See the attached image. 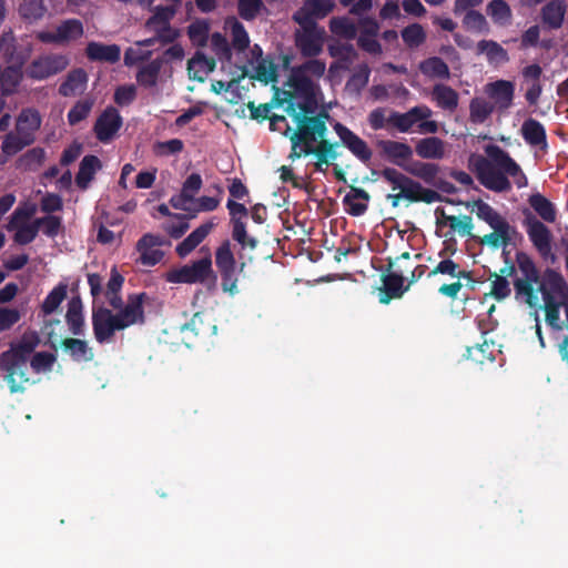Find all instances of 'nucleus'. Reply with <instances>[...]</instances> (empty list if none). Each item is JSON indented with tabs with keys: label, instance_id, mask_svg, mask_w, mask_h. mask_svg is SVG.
<instances>
[{
	"label": "nucleus",
	"instance_id": "obj_46",
	"mask_svg": "<svg viewBox=\"0 0 568 568\" xmlns=\"http://www.w3.org/2000/svg\"><path fill=\"white\" fill-rule=\"evenodd\" d=\"M61 44L77 40L83 36V24L78 19H67L57 27Z\"/></svg>",
	"mask_w": 568,
	"mask_h": 568
},
{
	"label": "nucleus",
	"instance_id": "obj_8",
	"mask_svg": "<svg viewBox=\"0 0 568 568\" xmlns=\"http://www.w3.org/2000/svg\"><path fill=\"white\" fill-rule=\"evenodd\" d=\"M213 275L211 254L206 253L205 256L191 264L183 265L180 268H174L166 273V281L170 283H204Z\"/></svg>",
	"mask_w": 568,
	"mask_h": 568
},
{
	"label": "nucleus",
	"instance_id": "obj_11",
	"mask_svg": "<svg viewBox=\"0 0 568 568\" xmlns=\"http://www.w3.org/2000/svg\"><path fill=\"white\" fill-rule=\"evenodd\" d=\"M538 291L542 300H552L555 302L568 303V283L561 273L554 268H546L542 273Z\"/></svg>",
	"mask_w": 568,
	"mask_h": 568
},
{
	"label": "nucleus",
	"instance_id": "obj_58",
	"mask_svg": "<svg viewBox=\"0 0 568 568\" xmlns=\"http://www.w3.org/2000/svg\"><path fill=\"white\" fill-rule=\"evenodd\" d=\"M489 280H491L490 295L495 300L503 301L510 295V284L506 277L493 272L489 275Z\"/></svg>",
	"mask_w": 568,
	"mask_h": 568
},
{
	"label": "nucleus",
	"instance_id": "obj_41",
	"mask_svg": "<svg viewBox=\"0 0 568 568\" xmlns=\"http://www.w3.org/2000/svg\"><path fill=\"white\" fill-rule=\"evenodd\" d=\"M371 72V68L367 63L358 64L346 81L345 90L351 94L359 95L363 89L368 84Z\"/></svg>",
	"mask_w": 568,
	"mask_h": 568
},
{
	"label": "nucleus",
	"instance_id": "obj_27",
	"mask_svg": "<svg viewBox=\"0 0 568 568\" xmlns=\"http://www.w3.org/2000/svg\"><path fill=\"white\" fill-rule=\"evenodd\" d=\"M520 133L523 139L530 146H547V134L545 126L536 119L529 118L521 124Z\"/></svg>",
	"mask_w": 568,
	"mask_h": 568
},
{
	"label": "nucleus",
	"instance_id": "obj_1",
	"mask_svg": "<svg viewBox=\"0 0 568 568\" xmlns=\"http://www.w3.org/2000/svg\"><path fill=\"white\" fill-rule=\"evenodd\" d=\"M298 108L300 112H295L292 103L287 108V113L293 116L296 125L295 129L287 126V131L292 132L290 135V160L295 161L314 155L316 158L315 170L324 172V166H328L339 158L338 148L343 145L362 163L368 164L371 162L373 151L367 142L349 128L336 122L333 128L339 138V142H332L327 139L329 113L325 110L314 113L313 108L307 102L300 104Z\"/></svg>",
	"mask_w": 568,
	"mask_h": 568
},
{
	"label": "nucleus",
	"instance_id": "obj_49",
	"mask_svg": "<svg viewBox=\"0 0 568 568\" xmlns=\"http://www.w3.org/2000/svg\"><path fill=\"white\" fill-rule=\"evenodd\" d=\"M254 70L255 73L251 78L264 84L277 81V65L270 58L257 61Z\"/></svg>",
	"mask_w": 568,
	"mask_h": 568
},
{
	"label": "nucleus",
	"instance_id": "obj_14",
	"mask_svg": "<svg viewBox=\"0 0 568 568\" xmlns=\"http://www.w3.org/2000/svg\"><path fill=\"white\" fill-rule=\"evenodd\" d=\"M377 148L384 160L406 172V168L410 165L408 162L413 159L414 154L410 145L394 140H379L377 141Z\"/></svg>",
	"mask_w": 568,
	"mask_h": 568
},
{
	"label": "nucleus",
	"instance_id": "obj_16",
	"mask_svg": "<svg viewBox=\"0 0 568 568\" xmlns=\"http://www.w3.org/2000/svg\"><path fill=\"white\" fill-rule=\"evenodd\" d=\"M432 110L427 105H417L405 113L392 111L387 118V123L396 128L399 132L406 133L419 121L430 118Z\"/></svg>",
	"mask_w": 568,
	"mask_h": 568
},
{
	"label": "nucleus",
	"instance_id": "obj_40",
	"mask_svg": "<svg viewBox=\"0 0 568 568\" xmlns=\"http://www.w3.org/2000/svg\"><path fill=\"white\" fill-rule=\"evenodd\" d=\"M419 71L432 79H449L450 71L447 63L439 57H430L419 63Z\"/></svg>",
	"mask_w": 568,
	"mask_h": 568
},
{
	"label": "nucleus",
	"instance_id": "obj_4",
	"mask_svg": "<svg viewBox=\"0 0 568 568\" xmlns=\"http://www.w3.org/2000/svg\"><path fill=\"white\" fill-rule=\"evenodd\" d=\"M473 211L479 220L493 229L491 233L479 240L480 244H486L493 248L506 247L510 244L513 236L517 234V230L499 212L480 199L473 202Z\"/></svg>",
	"mask_w": 568,
	"mask_h": 568
},
{
	"label": "nucleus",
	"instance_id": "obj_32",
	"mask_svg": "<svg viewBox=\"0 0 568 568\" xmlns=\"http://www.w3.org/2000/svg\"><path fill=\"white\" fill-rule=\"evenodd\" d=\"M164 60L162 58H156L149 63L141 65L135 74L138 84L145 89L154 88L158 84Z\"/></svg>",
	"mask_w": 568,
	"mask_h": 568
},
{
	"label": "nucleus",
	"instance_id": "obj_25",
	"mask_svg": "<svg viewBox=\"0 0 568 568\" xmlns=\"http://www.w3.org/2000/svg\"><path fill=\"white\" fill-rule=\"evenodd\" d=\"M214 224L206 222L201 224L192 231L181 243L175 247V252L180 257L187 256L194 248H196L205 237L211 233Z\"/></svg>",
	"mask_w": 568,
	"mask_h": 568
},
{
	"label": "nucleus",
	"instance_id": "obj_3",
	"mask_svg": "<svg viewBox=\"0 0 568 568\" xmlns=\"http://www.w3.org/2000/svg\"><path fill=\"white\" fill-rule=\"evenodd\" d=\"M146 298V293L130 294L124 308L116 313L102 305L93 306L92 328L95 341L99 344L111 343L116 332L135 324H144L143 303Z\"/></svg>",
	"mask_w": 568,
	"mask_h": 568
},
{
	"label": "nucleus",
	"instance_id": "obj_29",
	"mask_svg": "<svg viewBox=\"0 0 568 568\" xmlns=\"http://www.w3.org/2000/svg\"><path fill=\"white\" fill-rule=\"evenodd\" d=\"M432 98L438 108L449 112H454L459 102L458 92L452 87L443 83H437L433 87Z\"/></svg>",
	"mask_w": 568,
	"mask_h": 568
},
{
	"label": "nucleus",
	"instance_id": "obj_50",
	"mask_svg": "<svg viewBox=\"0 0 568 568\" xmlns=\"http://www.w3.org/2000/svg\"><path fill=\"white\" fill-rule=\"evenodd\" d=\"M329 30L332 33L353 40L357 34L356 26L346 17H334L329 21Z\"/></svg>",
	"mask_w": 568,
	"mask_h": 568
},
{
	"label": "nucleus",
	"instance_id": "obj_60",
	"mask_svg": "<svg viewBox=\"0 0 568 568\" xmlns=\"http://www.w3.org/2000/svg\"><path fill=\"white\" fill-rule=\"evenodd\" d=\"M36 222L39 229L42 227L43 234L49 237H55L62 227V219L53 214L38 217Z\"/></svg>",
	"mask_w": 568,
	"mask_h": 568
},
{
	"label": "nucleus",
	"instance_id": "obj_62",
	"mask_svg": "<svg viewBox=\"0 0 568 568\" xmlns=\"http://www.w3.org/2000/svg\"><path fill=\"white\" fill-rule=\"evenodd\" d=\"M232 47L239 52H244L250 47L248 33L244 26L235 21L231 28Z\"/></svg>",
	"mask_w": 568,
	"mask_h": 568
},
{
	"label": "nucleus",
	"instance_id": "obj_35",
	"mask_svg": "<svg viewBox=\"0 0 568 568\" xmlns=\"http://www.w3.org/2000/svg\"><path fill=\"white\" fill-rule=\"evenodd\" d=\"M477 53L485 54L488 63L499 65L509 61V55L498 42L494 40H480L477 43Z\"/></svg>",
	"mask_w": 568,
	"mask_h": 568
},
{
	"label": "nucleus",
	"instance_id": "obj_54",
	"mask_svg": "<svg viewBox=\"0 0 568 568\" xmlns=\"http://www.w3.org/2000/svg\"><path fill=\"white\" fill-rule=\"evenodd\" d=\"M37 345H38L37 337H34L32 339L23 338L18 344L11 345V347L8 351H4L3 353L8 354L9 357H11L16 361L18 359L23 363V358L30 359V356L33 353Z\"/></svg>",
	"mask_w": 568,
	"mask_h": 568
},
{
	"label": "nucleus",
	"instance_id": "obj_38",
	"mask_svg": "<svg viewBox=\"0 0 568 568\" xmlns=\"http://www.w3.org/2000/svg\"><path fill=\"white\" fill-rule=\"evenodd\" d=\"M45 158L47 153L43 148H32L17 160V169L26 172H37L43 165Z\"/></svg>",
	"mask_w": 568,
	"mask_h": 568
},
{
	"label": "nucleus",
	"instance_id": "obj_48",
	"mask_svg": "<svg viewBox=\"0 0 568 568\" xmlns=\"http://www.w3.org/2000/svg\"><path fill=\"white\" fill-rule=\"evenodd\" d=\"M494 112V105L483 98H474L469 103V120L473 123H484Z\"/></svg>",
	"mask_w": 568,
	"mask_h": 568
},
{
	"label": "nucleus",
	"instance_id": "obj_43",
	"mask_svg": "<svg viewBox=\"0 0 568 568\" xmlns=\"http://www.w3.org/2000/svg\"><path fill=\"white\" fill-rule=\"evenodd\" d=\"M487 14L493 22L498 26H508L513 19V12L505 0H491L487 4Z\"/></svg>",
	"mask_w": 568,
	"mask_h": 568
},
{
	"label": "nucleus",
	"instance_id": "obj_12",
	"mask_svg": "<svg viewBox=\"0 0 568 568\" xmlns=\"http://www.w3.org/2000/svg\"><path fill=\"white\" fill-rule=\"evenodd\" d=\"M176 6L169 3V6H158L154 8L153 14L146 20V28L154 30L163 42H172L175 38V32L170 26V21L174 18Z\"/></svg>",
	"mask_w": 568,
	"mask_h": 568
},
{
	"label": "nucleus",
	"instance_id": "obj_28",
	"mask_svg": "<svg viewBox=\"0 0 568 568\" xmlns=\"http://www.w3.org/2000/svg\"><path fill=\"white\" fill-rule=\"evenodd\" d=\"M102 168V163L97 155H85L79 165V171L75 175V184L81 190H87L90 182L94 179L97 171Z\"/></svg>",
	"mask_w": 568,
	"mask_h": 568
},
{
	"label": "nucleus",
	"instance_id": "obj_52",
	"mask_svg": "<svg viewBox=\"0 0 568 568\" xmlns=\"http://www.w3.org/2000/svg\"><path fill=\"white\" fill-rule=\"evenodd\" d=\"M30 145L31 143H29L19 133L14 131L9 132L3 136L1 143V151L7 156H12Z\"/></svg>",
	"mask_w": 568,
	"mask_h": 568
},
{
	"label": "nucleus",
	"instance_id": "obj_42",
	"mask_svg": "<svg viewBox=\"0 0 568 568\" xmlns=\"http://www.w3.org/2000/svg\"><path fill=\"white\" fill-rule=\"evenodd\" d=\"M65 321L70 332L73 335H82L84 328V318L82 314V303L80 298H72L69 302Z\"/></svg>",
	"mask_w": 568,
	"mask_h": 568
},
{
	"label": "nucleus",
	"instance_id": "obj_20",
	"mask_svg": "<svg viewBox=\"0 0 568 568\" xmlns=\"http://www.w3.org/2000/svg\"><path fill=\"white\" fill-rule=\"evenodd\" d=\"M567 3L565 0H550L540 10V20L544 28L558 30L565 22Z\"/></svg>",
	"mask_w": 568,
	"mask_h": 568
},
{
	"label": "nucleus",
	"instance_id": "obj_9",
	"mask_svg": "<svg viewBox=\"0 0 568 568\" xmlns=\"http://www.w3.org/2000/svg\"><path fill=\"white\" fill-rule=\"evenodd\" d=\"M69 64L70 59L65 54H42L31 61L26 70V74L29 79L41 81L61 73Z\"/></svg>",
	"mask_w": 568,
	"mask_h": 568
},
{
	"label": "nucleus",
	"instance_id": "obj_57",
	"mask_svg": "<svg viewBox=\"0 0 568 568\" xmlns=\"http://www.w3.org/2000/svg\"><path fill=\"white\" fill-rule=\"evenodd\" d=\"M327 51L332 58L349 64L353 62L357 54L353 44L342 42H334L328 44Z\"/></svg>",
	"mask_w": 568,
	"mask_h": 568
},
{
	"label": "nucleus",
	"instance_id": "obj_45",
	"mask_svg": "<svg viewBox=\"0 0 568 568\" xmlns=\"http://www.w3.org/2000/svg\"><path fill=\"white\" fill-rule=\"evenodd\" d=\"M47 7L43 0H22L19 6L20 17L28 22H36L44 17Z\"/></svg>",
	"mask_w": 568,
	"mask_h": 568
},
{
	"label": "nucleus",
	"instance_id": "obj_19",
	"mask_svg": "<svg viewBox=\"0 0 568 568\" xmlns=\"http://www.w3.org/2000/svg\"><path fill=\"white\" fill-rule=\"evenodd\" d=\"M383 180L390 184L393 191L404 192V190H413V193H420L423 191H433L432 189L424 187L418 181L399 172L395 168H384L381 171Z\"/></svg>",
	"mask_w": 568,
	"mask_h": 568
},
{
	"label": "nucleus",
	"instance_id": "obj_17",
	"mask_svg": "<svg viewBox=\"0 0 568 568\" xmlns=\"http://www.w3.org/2000/svg\"><path fill=\"white\" fill-rule=\"evenodd\" d=\"M325 31L323 28L296 31L295 45L305 58L317 57L323 51Z\"/></svg>",
	"mask_w": 568,
	"mask_h": 568
},
{
	"label": "nucleus",
	"instance_id": "obj_10",
	"mask_svg": "<svg viewBox=\"0 0 568 568\" xmlns=\"http://www.w3.org/2000/svg\"><path fill=\"white\" fill-rule=\"evenodd\" d=\"M0 373H4L3 378L7 382L11 393L23 392L26 385L30 383L29 359L23 358V363L11 358L8 354L0 355Z\"/></svg>",
	"mask_w": 568,
	"mask_h": 568
},
{
	"label": "nucleus",
	"instance_id": "obj_24",
	"mask_svg": "<svg viewBox=\"0 0 568 568\" xmlns=\"http://www.w3.org/2000/svg\"><path fill=\"white\" fill-rule=\"evenodd\" d=\"M88 73L82 68L71 70L65 80L59 85V94L62 97H74L87 89Z\"/></svg>",
	"mask_w": 568,
	"mask_h": 568
},
{
	"label": "nucleus",
	"instance_id": "obj_23",
	"mask_svg": "<svg viewBox=\"0 0 568 568\" xmlns=\"http://www.w3.org/2000/svg\"><path fill=\"white\" fill-rule=\"evenodd\" d=\"M486 92L499 109L506 110L513 103L515 85L513 82L507 80H497L487 84Z\"/></svg>",
	"mask_w": 568,
	"mask_h": 568
},
{
	"label": "nucleus",
	"instance_id": "obj_34",
	"mask_svg": "<svg viewBox=\"0 0 568 568\" xmlns=\"http://www.w3.org/2000/svg\"><path fill=\"white\" fill-rule=\"evenodd\" d=\"M403 199L412 203L424 202L430 204L437 201H442V195L436 191H423L420 193H413V190L409 189L404 190V192L390 193L387 195V200L390 201L393 207H396Z\"/></svg>",
	"mask_w": 568,
	"mask_h": 568
},
{
	"label": "nucleus",
	"instance_id": "obj_61",
	"mask_svg": "<svg viewBox=\"0 0 568 568\" xmlns=\"http://www.w3.org/2000/svg\"><path fill=\"white\" fill-rule=\"evenodd\" d=\"M55 361L57 356L53 353L38 352L32 356L30 366L36 373L50 372Z\"/></svg>",
	"mask_w": 568,
	"mask_h": 568
},
{
	"label": "nucleus",
	"instance_id": "obj_33",
	"mask_svg": "<svg viewBox=\"0 0 568 568\" xmlns=\"http://www.w3.org/2000/svg\"><path fill=\"white\" fill-rule=\"evenodd\" d=\"M440 212L442 220L437 217V226L448 224L452 232H457L460 236H470L473 231V219L469 215L462 217L455 215H447L443 209H437L436 214Z\"/></svg>",
	"mask_w": 568,
	"mask_h": 568
},
{
	"label": "nucleus",
	"instance_id": "obj_63",
	"mask_svg": "<svg viewBox=\"0 0 568 568\" xmlns=\"http://www.w3.org/2000/svg\"><path fill=\"white\" fill-rule=\"evenodd\" d=\"M17 230L13 240L17 244L27 245L31 243L39 233V227L36 220L31 224H22L16 227Z\"/></svg>",
	"mask_w": 568,
	"mask_h": 568
},
{
	"label": "nucleus",
	"instance_id": "obj_64",
	"mask_svg": "<svg viewBox=\"0 0 568 568\" xmlns=\"http://www.w3.org/2000/svg\"><path fill=\"white\" fill-rule=\"evenodd\" d=\"M463 24L466 29L483 32L487 30V21L483 13L476 10L465 11Z\"/></svg>",
	"mask_w": 568,
	"mask_h": 568
},
{
	"label": "nucleus",
	"instance_id": "obj_56",
	"mask_svg": "<svg viewBox=\"0 0 568 568\" xmlns=\"http://www.w3.org/2000/svg\"><path fill=\"white\" fill-rule=\"evenodd\" d=\"M211 45L220 61L231 62L233 57L232 48L223 34L219 32L213 33L211 37Z\"/></svg>",
	"mask_w": 568,
	"mask_h": 568
},
{
	"label": "nucleus",
	"instance_id": "obj_15",
	"mask_svg": "<svg viewBox=\"0 0 568 568\" xmlns=\"http://www.w3.org/2000/svg\"><path fill=\"white\" fill-rule=\"evenodd\" d=\"M123 124L122 116L113 106H108L97 119L93 131L100 142H109Z\"/></svg>",
	"mask_w": 568,
	"mask_h": 568
},
{
	"label": "nucleus",
	"instance_id": "obj_36",
	"mask_svg": "<svg viewBox=\"0 0 568 568\" xmlns=\"http://www.w3.org/2000/svg\"><path fill=\"white\" fill-rule=\"evenodd\" d=\"M530 207L536 214L547 223H554L557 219V210L555 204L541 193H532L528 197Z\"/></svg>",
	"mask_w": 568,
	"mask_h": 568
},
{
	"label": "nucleus",
	"instance_id": "obj_21",
	"mask_svg": "<svg viewBox=\"0 0 568 568\" xmlns=\"http://www.w3.org/2000/svg\"><path fill=\"white\" fill-rule=\"evenodd\" d=\"M286 85L292 89L293 97L297 95L306 100L314 97V83L298 65L291 69Z\"/></svg>",
	"mask_w": 568,
	"mask_h": 568
},
{
	"label": "nucleus",
	"instance_id": "obj_6",
	"mask_svg": "<svg viewBox=\"0 0 568 568\" xmlns=\"http://www.w3.org/2000/svg\"><path fill=\"white\" fill-rule=\"evenodd\" d=\"M523 226L526 230L529 241L545 261L556 262V255L552 253L551 231L529 209L523 210Z\"/></svg>",
	"mask_w": 568,
	"mask_h": 568
},
{
	"label": "nucleus",
	"instance_id": "obj_47",
	"mask_svg": "<svg viewBox=\"0 0 568 568\" xmlns=\"http://www.w3.org/2000/svg\"><path fill=\"white\" fill-rule=\"evenodd\" d=\"M68 294V285L64 283L58 284L53 290L47 295L44 301L41 304V311L43 315H50L54 313L60 304L64 301Z\"/></svg>",
	"mask_w": 568,
	"mask_h": 568
},
{
	"label": "nucleus",
	"instance_id": "obj_13",
	"mask_svg": "<svg viewBox=\"0 0 568 568\" xmlns=\"http://www.w3.org/2000/svg\"><path fill=\"white\" fill-rule=\"evenodd\" d=\"M394 266L393 262L389 261L387 271H390ZM407 267L396 265V270L388 274L382 275L383 287L381 288L379 302L382 304H388L394 298H399L409 288L410 284L404 286L403 273Z\"/></svg>",
	"mask_w": 568,
	"mask_h": 568
},
{
	"label": "nucleus",
	"instance_id": "obj_7",
	"mask_svg": "<svg viewBox=\"0 0 568 568\" xmlns=\"http://www.w3.org/2000/svg\"><path fill=\"white\" fill-rule=\"evenodd\" d=\"M215 265L221 275V287L224 293L234 296L239 293L236 260L229 240L223 241L215 251Z\"/></svg>",
	"mask_w": 568,
	"mask_h": 568
},
{
	"label": "nucleus",
	"instance_id": "obj_26",
	"mask_svg": "<svg viewBox=\"0 0 568 568\" xmlns=\"http://www.w3.org/2000/svg\"><path fill=\"white\" fill-rule=\"evenodd\" d=\"M369 194L361 187L351 186L349 192L344 196L345 211L352 216H361L367 211Z\"/></svg>",
	"mask_w": 568,
	"mask_h": 568
},
{
	"label": "nucleus",
	"instance_id": "obj_51",
	"mask_svg": "<svg viewBox=\"0 0 568 568\" xmlns=\"http://www.w3.org/2000/svg\"><path fill=\"white\" fill-rule=\"evenodd\" d=\"M400 34L404 43L410 49L418 48L426 40V32L419 23L405 27Z\"/></svg>",
	"mask_w": 568,
	"mask_h": 568
},
{
	"label": "nucleus",
	"instance_id": "obj_30",
	"mask_svg": "<svg viewBox=\"0 0 568 568\" xmlns=\"http://www.w3.org/2000/svg\"><path fill=\"white\" fill-rule=\"evenodd\" d=\"M216 62L214 58L206 57L203 52L196 51L187 61V70L193 80L204 81V77L213 72Z\"/></svg>",
	"mask_w": 568,
	"mask_h": 568
},
{
	"label": "nucleus",
	"instance_id": "obj_39",
	"mask_svg": "<svg viewBox=\"0 0 568 568\" xmlns=\"http://www.w3.org/2000/svg\"><path fill=\"white\" fill-rule=\"evenodd\" d=\"M439 171V165L433 162L414 161L406 168L407 173L420 179L428 185H435Z\"/></svg>",
	"mask_w": 568,
	"mask_h": 568
},
{
	"label": "nucleus",
	"instance_id": "obj_5",
	"mask_svg": "<svg viewBox=\"0 0 568 568\" xmlns=\"http://www.w3.org/2000/svg\"><path fill=\"white\" fill-rule=\"evenodd\" d=\"M516 263L523 274V277L514 281L516 297H524L527 305L535 307L538 304V296L534 285L539 283L540 278L538 268L534 260L523 251L516 253Z\"/></svg>",
	"mask_w": 568,
	"mask_h": 568
},
{
	"label": "nucleus",
	"instance_id": "obj_44",
	"mask_svg": "<svg viewBox=\"0 0 568 568\" xmlns=\"http://www.w3.org/2000/svg\"><path fill=\"white\" fill-rule=\"evenodd\" d=\"M437 274L448 275L450 277L462 280V278H470V272L463 270L458 263L453 261L452 258H443L428 274L427 277L430 278Z\"/></svg>",
	"mask_w": 568,
	"mask_h": 568
},
{
	"label": "nucleus",
	"instance_id": "obj_18",
	"mask_svg": "<svg viewBox=\"0 0 568 568\" xmlns=\"http://www.w3.org/2000/svg\"><path fill=\"white\" fill-rule=\"evenodd\" d=\"M41 123L42 119L38 110L32 108L22 109L16 120V132L33 144Z\"/></svg>",
	"mask_w": 568,
	"mask_h": 568
},
{
	"label": "nucleus",
	"instance_id": "obj_31",
	"mask_svg": "<svg viewBox=\"0 0 568 568\" xmlns=\"http://www.w3.org/2000/svg\"><path fill=\"white\" fill-rule=\"evenodd\" d=\"M416 154L426 160H440L445 155V142L437 136L420 139L415 145Z\"/></svg>",
	"mask_w": 568,
	"mask_h": 568
},
{
	"label": "nucleus",
	"instance_id": "obj_2",
	"mask_svg": "<svg viewBox=\"0 0 568 568\" xmlns=\"http://www.w3.org/2000/svg\"><path fill=\"white\" fill-rule=\"evenodd\" d=\"M485 153L487 159L481 156L475 163V173L483 186L497 193L509 192L511 182L508 176L514 179L518 189L528 185L520 165L499 145H487Z\"/></svg>",
	"mask_w": 568,
	"mask_h": 568
},
{
	"label": "nucleus",
	"instance_id": "obj_59",
	"mask_svg": "<svg viewBox=\"0 0 568 568\" xmlns=\"http://www.w3.org/2000/svg\"><path fill=\"white\" fill-rule=\"evenodd\" d=\"M264 9L262 0H237L239 16L245 21L254 20Z\"/></svg>",
	"mask_w": 568,
	"mask_h": 568
},
{
	"label": "nucleus",
	"instance_id": "obj_37",
	"mask_svg": "<svg viewBox=\"0 0 568 568\" xmlns=\"http://www.w3.org/2000/svg\"><path fill=\"white\" fill-rule=\"evenodd\" d=\"M61 347L75 362H89L93 358V353L87 341L67 337L61 341Z\"/></svg>",
	"mask_w": 568,
	"mask_h": 568
},
{
	"label": "nucleus",
	"instance_id": "obj_55",
	"mask_svg": "<svg viewBox=\"0 0 568 568\" xmlns=\"http://www.w3.org/2000/svg\"><path fill=\"white\" fill-rule=\"evenodd\" d=\"M94 101L92 99H83L75 102V104L68 112V122L70 125H75L85 120L93 108Z\"/></svg>",
	"mask_w": 568,
	"mask_h": 568
},
{
	"label": "nucleus",
	"instance_id": "obj_53",
	"mask_svg": "<svg viewBox=\"0 0 568 568\" xmlns=\"http://www.w3.org/2000/svg\"><path fill=\"white\" fill-rule=\"evenodd\" d=\"M232 225V239L237 242L243 248H256L258 241L255 237L248 236L246 232V223L243 220H234Z\"/></svg>",
	"mask_w": 568,
	"mask_h": 568
},
{
	"label": "nucleus",
	"instance_id": "obj_22",
	"mask_svg": "<svg viewBox=\"0 0 568 568\" xmlns=\"http://www.w3.org/2000/svg\"><path fill=\"white\" fill-rule=\"evenodd\" d=\"M85 54L90 61L116 63L121 58V48L118 44L91 41L87 44Z\"/></svg>",
	"mask_w": 568,
	"mask_h": 568
}]
</instances>
